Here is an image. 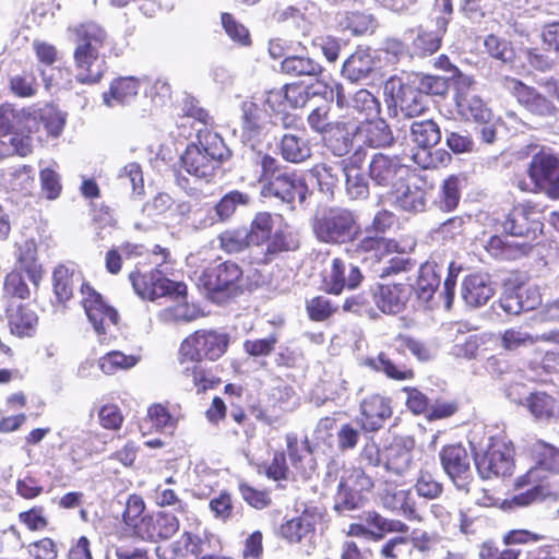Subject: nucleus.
I'll list each match as a JSON object with an SVG mask.
<instances>
[{"mask_svg":"<svg viewBox=\"0 0 559 559\" xmlns=\"http://www.w3.org/2000/svg\"><path fill=\"white\" fill-rule=\"evenodd\" d=\"M231 156L223 138L213 131L198 129L197 141L187 145L180 156V166L195 180L210 183L215 180L223 163Z\"/></svg>","mask_w":559,"mask_h":559,"instance_id":"obj_1","label":"nucleus"},{"mask_svg":"<svg viewBox=\"0 0 559 559\" xmlns=\"http://www.w3.org/2000/svg\"><path fill=\"white\" fill-rule=\"evenodd\" d=\"M74 35L75 49L73 52L75 78L83 84L97 83L105 71V61L100 58L99 49L107 41L106 31L94 22H86L70 27Z\"/></svg>","mask_w":559,"mask_h":559,"instance_id":"obj_2","label":"nucleus"},{"mask_svg":"<svg viewBox=\"0 0 559 559\" xmlns=\"http://www.w3.org/2000/svg\"><path fill=\"white\" fill-rule=\"evenodd\" d=\"M536 466L531 468L524 476L526 484H532V488L525 492L514 496L515 504L525 507L536 501L547 499L556 500L559 498V486L555 480L542 478V471L559 473V449L543 441L534 444Z\"/></svg>","mask_w":559,"mask_h":559,"instance_id":"obj_3","label":"nucleus"},{"mask_svg":"<svg viewBox=\"0 0 559 559\" xmlns=\"http://www.w3.org/2000/svg\"><path fill=\"white\" fill-rule=\"evenodd\" d=\"M359 225L353 211L330 206L317 212L312 222V230L320 242L341 245L353 241Z\"/></svg>","mask_w":559,"mask_h":559,"instance_id":"obj_4","label":"nucleus"},{"mask_svg":"<svg viewBox=\"0 0 559 559\" xmlns=\"http://www.w3.org/2000/svg\"><path fill=\"white\" fill-rule=\"evenodd\" d=\"M229 344L227 333L215 330H199L183 340L180 346V365L187 362H199L203 358L209 360L218 359Z\"/></svg>","mask_w":559,"mask_h":559,"instance_id":"obj_5","label":"nucleus"},{"mask_svg":"<svg viewBox=\"0 0 559 559\" xmlns=\"http://www.w3.org/2000/svg\"><path fill=\"white\" fill-rule=\"evenodd\" d=\"M530 180L518 181L522 191L544 190L551 199H559V159L540 152L532 158L528 167Z\"/></svg>","mask_w":559,"mask_h":559,"instance_id":"obj_6","label":"nucleus"},{"mask_svg":"<svg viewBox=\"0 0 559 559\" xmlns=\"http://www.w3.org/2000/svg\"><path fill=\"white\" fill-rule=\"evenodd\" d=\"M411 82L405 73L393 75L384 84V94L391 97L405 117L414 118L426 111L428 100Z\"/></svg>","mask_w":559,"mask_h":559,"instance_id":"obj_7","label":"nucleus"},{"mask_svg":"<svg viewBox=\"0 0 559 559\" xmlns=\"http://www.w3.org/2000/svg\"><path fill=\"white\" fill-rule=\"evenodd\" d=\"M308 187L305 180L296 173H278L275 177L263 183L261 195L275 198L288 210H294L296 204H302L308 195Z\"/></svg>","mask_w":559,"mask_h":559,"instance_id":"obj_8","label":"nucleus"},{"mask_svg":"<svg viewBox=\"0 0 559 559\" xmlns=\"http://www.w3.org/2000/svg\"><path fill=\"white\" fill-rule=\"evenodd\" d=\"M81 293L83 295L82 304L88 321L92 323L99 341L105 342L107 335H111V328L118 323V312L108 306L102 295L88 284L81 285Z\"/></svg>","mask_w":559,"mask_h":559,"instance_id":"obj_9","label":"nucleus"},{"mask_svg":"<svg viewBox=\"0 0 559 559\" xmlns=\"http://www.w3.org/2000/svg\"><path fill=\"white\" fill-rule=\"evenodd\" d=\"M474 461L481 478L504 477L513 468V450L503 440H491L483 453H475Z\"/></svg>","mask_w":559,"mask_h":559,"instance_id":"obj_10","label":"nucleus"},{"mask_svg":"<svg viewBox=\"0 0 559 559\" xmlns=\"http://www.w3.org/2000/svg\"><path fill=\"white\" fill-rule=\"evenodd\" d=\"M503 230L513 236L526 239V248L530 242L537 239L543 233L544 224L540 213L527 204L514 206L502 223Z\"/></svg>","mask_w":559,"mask_h":559,"instance_id":"obj_11","label":"nucleus"},{"mask_svg":"<svg viewBox=\"0 0 559 559\" xmlns=\"http://www.w3.org/2000/svg\"><path fill=\"white\" fill-rule=\"evenodd\" d=\"M129 280L138 296L142 299L156 300L166 297L174 289L178 295L183 293L186 285L180 282H174L167 278L164 273L156 269L148 274L132 272Z\"/></svg>","mask_w":559,"mask_h":559,"instance_id":"obj_12","label":"nucleus"},{"mask_svg":"<svg viewBox=\"0 0 559 559\" xmlns=\"http://www.w3.org/2000/svg\"><path fill=\"white\" fill-rule=\"evenodd\" d=\"M379 499L381 506L408 521H420L421 516L417 510L416 499L411 489H399L389 480L380 481Z\"/></svg>","mask_w":559,"mask_h":559,"instance_id":"obj_13","label":"nucleus"},{"mask_svg":"<svg viewBox=\"0 0 559 559\" xmlns=\"http://www.w3.org/2000/svg\"><path fill=\"white\" fill-rule=\"evenodd\" d=\"M444 472L459 490L469 491L471 464L467 451L461 444L444 447L440 452Z\"/></svg>","mask_w":559,"mask_h":559,"instance_id":"obj_14","label":"nucleus"},{"mask_svg":"<svg viewBox=\"0 0 559 559\" xmlns=\"http://www.w3.org/2000/svg\"><path fill=\"white\" fill-rule=\"evenodd\" d=\"M415 441L411 437L397 436L383 447L384 469L399 477L406 476L413 468Z\"/></svg>","mask_w":559,"mask_h":559,"instance_id":"obj_15","label":"nucleus"},{"mask_svg":"<svg viewBox=\"0 0 559 559\" xmlns=\"http://www.w3.org/2000/svg\"><path fill=\"white\" fill-rule=\"evenodd\" d=\"M502 85L510 91L518 102L531 114L544 118L555 116V105L534 87L527 86L521 81L510 76L502 79Z\"/></svg>","mask_w":559,"mask_h":559,"instance_id":"obj_16","label":"nucleus"},{"mask_svg":"<svg viewBox=\"0 0 559 559\" xmlns=\"http://www.w3.org/2000/svg\"><path fill=\"white\" fill-rule=\"evenodd\" d=\"M355 135L357 147L384 148L394 143L393 132L382 118L366 119L359 122L355 127Z\"/></svg>","mask_w":559,"mask_h":559,"instance_id":"obj_17","label":"nucleus"},{"mask_svg":"<svg viewBox=\"0 0 559 559\" xmlns=\"http://www.w3.org/2000/svg\"><path fill=\"white\" fill-rule=\"evenodd\" d=\"M405 166L401 163L397 156H389L382 153H377L369 162L368 175L376 186L393 188L401 181L404 174H406Z\"/></svg>","mask_w":559,"mask_h":559,"instance_id":"obj_18","label":"nucleus"},{"mask_svg":"<svg viewBox=\"0 0 559 559\" xmlns=\"http://www.w3.org/2000/svg\"><path fill=\"white\" fill-rule=\"evenodd\" d=\"M317 82L304 85L301 83L285 84L281 90H273L266 94L265 105L271 110H277L283 100L287 102L293 108H302L314 97H318Z\"/></svg>","mask_w":559,"mask_h":559,"instance_id":"obj_19","label":"nucleus"},{"mask_svg":"<svg viewBox=\"0 0 559 559\" xmlns=\"http://www.w3.org/2000/svg\"><path fill=\"white\" fill-rule=\"evenodd\" d=\"M179 526V520L176 515L159 511L154 514H146L136 536L143 540L156 543L173 537L178 532Z\"/></svg>","mask_w":559,"mask_h":559,"instance_id":"obj_20","label":"nucleus"},{"mask_svg":"<svg viewBox=\"0 0 559 559\" xmlns=\"http://www.w3.org/2000/svg\"><path fill=\"white\" fill-rule=\"evenodd\" d=\"M362 280L359 267L353 263H347L340 258L332 261L330 271L325 276V285L329 293L338 295L345 288H356Z\"/></svg>","mask_w":559,"mask_h":559,"instance_id":"obj_21","label":"nucleus"},{"mask_svg":"<svg viewBox=\"0 0 559 559\" xmlns=\"http://www.w3.org/2000/svg\"><path fill=\"white\" fill-rule=\"evenodd\" d=\"M242 270L231 261L219 263L206 269L200 276V283L209 293H218L229 289L241 277Z\"/></svg>","mask_w":559,"mask_h":559,"instance_id":"obj_22","label":"nucleus"},{"mask_svg":"<svg viewBox=\"0 0 559 559\" xmlns=\"http://www.w3.org/2000/svg\"><path fill=\"white\" fill-rule=\"evenodd\" d=\"M495 288L490 276L484 273L467 275L461 287V297L469 307H480L493 296Z\"/></svg>","mask_w":559,"mask_h":559,"instance_id":"obj_23","label":"nucleus"},{"mask_svg":"<svg viewBox=\"0 0 559 559\" xmlns=\"http://www.w3.org/2000/svg\"><path fill=\"white\" fill-rule=\"evenodd\" d=\"M360 424L367 431H377L391 417L390 400L379 394L365 399L360 404Z\"/></svg>","mask_w":559,"mask_h":559,"instance_id":"obj_24","label":"nucleus"},{"mask_svg":"<svg viewBox=\"0 0 559 559\" xmlns=\"http://www.w3.org/2000/svg\"><path fill=\"white\" fill-rule=\"evenodd\" d=\"M377 52L369 48H358L343 63L342 75L357 83L370 76L376 69Z\"/></svg>","mask_w":559,"mask_h":559,"instance_id":"obj_25","label":"nucleus"},{"mask_svg":"<svg viewBox=\"0 0 559 559\" xmlns=\"http://www.w3.org/2000/svg\"><path fill=\"white\" fill-rule=\"evenodd\" d=\"M413 289L411 284L381 285L373 296L374 301L382 312L395 314L405 308Z\"/></svg>","mask_w":559,"mask_h":559,"instance_id":"obj_26","label":"nucleus"},{"mask_svg":"<svg viewBox=\"0 0 559 559\" xmlns=\"http://www.w3.org/2000/svg\"><path fill=\"white\" fill-rule=\"evenodd\" d=\"M391 201L401 211L419 213L426 209V191L416 185L401 180L391 192Z\"/></svg>","mask_w":559,"mask_h":559,"instance_id":"obj_27","label":"nucleus"},{"mask_svg":"<svg viewBox=\"0 0 559 559\" xmlns=\"http://www.w3.org/2000/svg\"><path fill=\"white\" fill-rule=\"evenodd\" d=\"M317 523L314 510L306 509L301 514L283 523L280 527L281 536L288 543H300L313 535Z\"/></svg>","mask_w":559,"mask_h":559,"instance_id":"obj_28","label":"nucleus"},{"mask_svg":"<svg viewBox=\"0 0 559 559\" xmlns=\"http://www.w3.org/2000/svg\"><path fill=\"white\" fill-rule=\"evenodd\" d=\"M287 453L293 467L302 478H309L316 471V461L312 457L308 439L301 445L298 444L296 433L286 436Z\"/></svg>","mask_w":559,"mask_h":559,"instance_id":"obj_29","label":"nucleus"},{"mask_svg":"<svg viewBox=\"0 0 559 559\" xmlns=\"http://www.w3.org/2000/svg\"><path fill=\"white\" fill-rule=\"evenodd\" d=\"M400 353H380L377 357L366 358L364 365L374 371L383 372L388 378L404 381L414 377V371L399 359Z\"/></svg>","mask_w":559,"mask_h":559,"instance_id":"obj_30","label":"nucleus"},{"mask_svg":"<svg viewBox=\"0 0 559 559\" xmlns=\"http://www.w3.org/2000/svg\"><path fill=\"white\" fill-rule=\"evenodd\" d=\"M277 147L282 158L292 164H300L311 157L310 142L300 132L284 133Z\"/></svg>","mask_w":559,"mask_h":559,"instance_id":"obj_31","label":"nucleus"},{"mask_svg":"<svg viewBox=\"0 0 559 559\" xmlns=\"http://www.w3.org/2000/svg\"><path fill=\"white\" fill-rule=\"evenodd\" d=\"M455 103L460 115L466 120H473L476 123H490L493 120L495 115L491 109L475 94L460 91Z\"/></svg>","mask_w":559,"mask_h":559,"instance_id":"obj_32","label":"nucleus"},{"mask_svg":"<svg viewBox=\"0 0 559 559\" xmlns=\"http://www.w3.org/2000/svg\"><path fill=\"white\" fill-rule=\"evenodd\" d=\"M185 290H187V288ZM167 296H174L175 304L159 311L158 318L160 321L165 323H187L201 316L200 309L197 306L187 302L186 292L178 295L171 289V293Z\"/></svg>","mask_w":559,"mask_h":559,"instance_id":"obj_33","label":"nucleus"},{"mask_svg":"<svg viewBox=\"0 0 559 559\" xmlns=\"http://www.w3.org/2000/svg\"><path fill=\"white\" fill-rule=\"evenodd\" d=\"M141 81L134 76H124L111 82L108 93L103 94L104 104L108 107L131 104L138 96Z\"/></svg>","mask_w":559,"mask_h":559,"instance_id":"obj_34","label":"nucleus"},{"mask_svg":"<svg viewBox=\"0 0 559 559\" xmlns=\"http://www.w3.org/2000/svg\"><path fill=\"white\" fill-rule=\"evenodd\" d=\"M7 318L12 334L24 337L35 332L37 316L21 304L15 305L14 301H10L7 306Z\"/></svg>","mask_w":559,"mask_h":559,"instance_id":"obj_35","label":"nucleus"},{"mask_svg":"<svg viewBox=\"0 0 559 559\" xmlns=\"http://www.w3.org/2000/svg\"><path fill=\"white\" fill-rule=\"evenodd\" d=\"M1 183L7 190L26 195L34 186V169L27 165L10 166L2 171Z\"/></svg>","mask_w":559,"mask_h":559,"instance_id":"obj_36","label":"nucleus"},{"mask_svg":"<svg viewBox=\"0 0 559 559\" xmlns=\"http://www.w3.org/2000/svg\"><path fill=\"white\" fill-rule=\"evenodd\" d=\"M17 263L20 270L26 273L29 282L34 286H38L43 276V266L37 259V245L34 239H27L19 247Z\"/></svg>","mask_w":559,"mask_h":559,"instance_id":"obj_37","label":"nucleus"},{"mask_svg":"<svg viewBox=\"0 0 559 559\" xmlns=\"http://www.w3.org/2000/svg\"><path fill=\"white\" fill-rule=\"evenodd\" d=\"M241 129L242 136L247 140H253L262 133L266 110L257 103L245 100L241 104Z\"/></svg>","mask_w":559,"mask_h":559,"instance_id":"obj_38","label":"nucleus"},{"mask_svg":"<svg viewBox=\"0 0 559 559\" xmlns=\"http://www.w3.org/2000/svg\"><path fill=\"white\" fill-rule=\"evenodd\" d=\"M325 147L337 157L347 155L356 144L355 129L344 128V123H335L331 133L323 134Z\"/></svg>","mask_w":559,"mask_h":559,"instance_id":"obj_39","label":"nucleus"},{"mask_svg":"<svg viewBox=\"0 0 559 559\" xmlns=\"http://www.w3.org/2000/svg\"><path fill=\"white\" fill-rule=\"evenodd\" d=\"M299 247V239L286 226L282 224L277 226L273 236L266 241L264 257L261 260L263 263L270 262L276 254L284 251H294Z\"/></svg>","mask_w":559,"mask_h":559,"instance_id":"obj_40","label":"nucleus"},{"mask_svg":"<svg viewBox=\"0 0 559 559\" xmlns=\"http://www.w3.org/2000/svg\"><path fill=\"white\" fill-rule=\"evenodd\" d=\"M436 267V264L429 262L421 265L418 270L415 288L418 299L430 308L433 307L430 302L432 301L436 289L440 285V275L437 273Z\"/></svg>","mask_w":559,"mask_h":559,"instance_id":"obj_41","label":"nucleus"},{"mask_svg":"<svg viewBox=\"0 0 559 559\" xmlns=\"http://www.w3.org/2000/svg\"><path fill=\"white\" fill-rule=\"evenodd\" d=\"M283 223V217L280 214H272L270 212H259L254 215L250 230L248 231L251 243L258 247L267 241L275 227Z\"/></svg>","mask_w":559,"mask_h":559,"instance_id":"obj_42","label":"nucleus"},{"mask_svg":"<svg viewBox=\"0 0 559 559\" xmlns=\"http://www.w3.org/2000/svg\"><path fill=\"white\" fill-rule=\"evenodd\" d=\"M409 136L417 145V151L428 150L440 142L441 131L439 126L431 119L413 121Z\"/></svg>","mask_w":559,"mask_h":559,"instance_id":"obj_43","label":"nucleus"},{"mask_svg":"<svg viewBox=\"0 0 559 559\" xmlns=\"http://www.w3.org/2000/svg\"><path fill=\"white\" fill-rule=\"evenodd\" d=\"M250 195L248 193L233 190L224 194L221 200L213 207L214 217L213 223L228 222L236 213L239 206H247L250 203Z\"/></svg>","mask_w":559,"mask_h":559,"instance_id":"obj_44","label":"nucleus"},{"mask_svg":"<svg viewBox=\"0 0 559 559\" xmlns=\"http://www.w3.org/2000/svg\"><path fill=\"white\" fill-rule=\"evenodd\" d=\"M345 176V189L352 200H364L369 195V183L361 169L350 160L342 168Z\"/></svg>","mask_w":559,"mask_h":559,"instance_id":"obj_45","label":"nucleus"},{"mask_svg":"<svg viewBox=\"0 0 559 559\" xmlns=\"http://www.w3.org/2000/svg\"><path fill=\"white\" fill-rule=\"evenodd\" d=\"M283 73L292 76H319L323 68L319 62L309 57L290 56L281 62Z\"/></svg>","mask_w":559,"mask_h":559,"instance_id":"obj_46","label":"nucleus"},{"mask_svg":"<svg viewBox=\"0 0 559 559\" xmlns=\"http://www.w3.org/2000/svg\"><path fill=\"white\" fill-rule=\"evenodd\" d=\"M413 86L427 98L428 95L443 96L449 90L448 79L440 75H430L419 72L405 73Z\"/></svg>","mask_w":559,"mask_h":559,"instance_id":"obj_47","label":"nucleus"},{"mask_svg":"<svg viewBox=\"0 0 559 559\" xmlns=\"http://www.w3.org/2000/svg\"><path fill=\"white\" fill-rule=\"evenodd\" d=\"M81 277L74 270L66 265H58L52 274L53 292L60 302L68 301L73 294L74 283H79Z\"/></svg>","mask_w":559,"mask_h":559,"instance_id":"obj_48","label":"nucleus"},{"mask_svg":"<svg viewBox=\"0 0 559 559\" xmlns=\"http://www.w3.org/2000/svg\"><path fill=\"white\" fill-rule=\"evenodd\" d=\"M485 249L496 259L513 260L525 252L526 243L506 241L500 236L495 235L486 241Z\"/></svg>","mask_w":559,"mask_h":559,"instance_id":"obj_49","label":"nucleus"},{"mask_svg":"<svg viewBox=\"0 0 559 559\" xmlns=\"http://www.w3.org/2000/svg\"><path fill=\"white\" fill-rule=\"evenodd\" d=\"M365 521L378 531L372 534V538L376 540L382 539L386 533L404 534L409 528L404 522L396 519H386L374 511L368 512Z\"/></svg>","mask_w":559,"mask_h":559,"instance_id":"obj_50","label":"nucleus"},{"mask_svg":"<svg viewBox=\"0 0 559 559\" xmlns=\"http://www.w3.org/2000/svg\"><path fill=\"white\" fill-rule=\"evenodd\" d=\"M182 372L192 382L197 393L205 392L219 383V380L207 372L199 362L185 364Z\"/></svg>","mask_w":559,"mask_h":559,"instance_id":"obj_51","label":"nucleus"},{"mask_svg":"<svg viewBox=\"0 0 559 559\" xmlns=\"http://www.w3.org/2000/svg\"><path fill=\"white\" fill-rule=\"evenodd\" d=\"M526 407L536 419L544 420L555 416L557 403L552 396L535 392L530 394Z\"/></svg>","mask_w":559,"mask_h":559,"instance_id":"obj_52","label":"nucleus"},{"mask_svg":"<svg viewBox=\"0 0 559 559\" xmlns=\"http://www.w3.org/2000/svg\"><path fill=\"white\" fill-rule=\"evenodd\" d=\"M139 361V357L133 355H124L121 352H110L98 360L100 370L106 374H114L119 370H127L134 367Z\"/></svg>","mask_w":559,"mask_h":559,"instance_id":"obj_53","label":"nucleus"},{"mask_svg":"<svg viewBox=\"0 0 559 559\" xmlns=\"http://www.w3.org/2000/svg\"><path fill=\"white\" fill-rule=\"evenodd\" d=\"M347 108H352L366 117H373L380 112V103L368 90L360 88L350 96Z\"/></svg>","mask_w":559,"mask_h":559,"instance_id":"obj_54","label":"nucleus"},{"mask_svg":"<svg viewBox=\"0 0 559 559\" xmlns=\"http://www.w3.org/2000/svg\"><path fill=\"white\" fill-rule=\"evenodd\" d=\"M144 510L145 503L142 497L138 495H131L126 503V509L122 515L124 524L131 528L136 536L139 533V527L144 521Z\"/></svg>","mask_w":559,"mask_h":559,"instance_id":"obj_55","label":"nucleus"},{"mask_svg":"<svg viewBox=\"0 0 559 559\" xmlns=\"http://www.w3.org/2000/svg\"><path fill=\"white\" fill-rule=\"evenodd\" d=\"M539 342L538 335H531L521 329H508L501 334V347L508 352L528 347Z\"/></svg>","mask_w":559,"mask_h":559,"instance_id":"obj_56","label":"nucleus"},{"mask_svg":"<svg viewBox=\"0 0 559 559\" xmlns=\"http://www.w3.org/2000/svg\"><path fill=\"white\" fill-rule=\"evenodd\" d=\"M336 170L335 167L324 163L317 164L310 169V174L316 178L320 191L326 195L333 194V190L338 182V173Z\"/></svg>","mask_w":559,"mask_h":559,"instance_id":"obj_57","label":"nucleus"},{"mask_svg":"<svg viewBox=\"0 0 559 559\" xmlns=\"http://www.w3.org/2000/svg\"><path fill=\"white\" fill-rule=\"evenodd\" d=\"M414 488L419 497L432 500L441 496L443 491L442 484L428 471L420 469Z\"/></svg>","mask_w":559,"mask_h":559,"instance_id":"obj_58","label":"nucleus"},{"mask_svg":"<svg viewBox=\"0 0 559 559\" xmlns=\"http://www.w3.org/2000/svg\"><path fill=\"white\" fill-rule=\"evenodd\" d=\"M221 248L227 253L243 251L251 243L247 229H230L218 237Z\"/></svg>","mask_w":559,"mask_h":559,"instance_id":"obj_59","label":"nucleus"},{"mask_svg":"<svg viewBox=\"0 0 559 559\" xmlns=\"http://www.w3.org/2000/svg\"><path fill=\"white\" fill-rule=\"evenodd\" d=\"M174 557H187L189 554L200 556L204 552V540L190 532H185L181 537L171 545Z\"/></svg>","mask_w":559,"mask_h":559,"instance_id":"obj_60","label":"nucleus"},{"mask_svg":"<svg viewBox=\"0 0 559 559\" xmlns=\"http://www.w3.org/2000/svg\"><path fill=\"white\" fill-rule=\"evenodd\" d=\"M118 178L124 187L130 186L134 197L144 194V179L142 168L138 163H129L119 171Z\"/></svg>","mask_w":559,"mask_h":559,"instance_id":"obj_61","label":"nucleus"},{"mask_svg":"<svg viewBox=\"0 0 559 559\" xmlns=\"http://www.w3.org/2000/svg\"><path fill=\"white\" fill-rule=\"evenodd\" d=\"M539 304V297L534 295L527 300H522L521 289L513 294H507L499 300L500 308L508 314H519L522 311L534 309Z\"/></svg>","mask_w":559,"mask_h":559,"instance_id":"obj_62","label":"nucleus"},{"mask_svg":"<svg viewBox=\"0 0 559 559\" xmlns=\"http://www.w3.org/2000/svg\"><path fill=\"white\" fill-rule=\"evenodd\" d=\"M486 51L495 59L503 63H510L514 58V49L512 44L496 35H488L484 41Z\"/></svg>","mask_w":559,"mask_h":559,"instance_id":"obj_63","label":"nucleus"},{"mask_svg":"<svg viewBox=\"0 0 559 559\" xmlns=\"http://www.w3.org/2000/svg\"><path fill=\"white\" fill-rule=\"evenodd\" d=\"M366 498L362 492L344 487L338 484V491L336 495L335 510L338 512L354 511L364 507Z\"/></svg>","mask_w":559,"mask_h":559,"instance_id":"obj_64","label":"nucleus"}]
</instances>
